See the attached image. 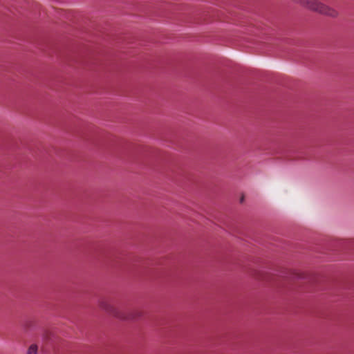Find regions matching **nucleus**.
<instances>
[{"instance_id": "nucleus-1", "label": "nucleus", "mask_w": 354, "mask_h": 354, "mask_svg": "<svg viewBox=\"0 0 354 354\" xmlns=\"http://www.w3.org/2000/svg\"><path fill=\"white\" fill-rule=\"evenodd\" d=\"M98 304L101 309L106 311L109 314L112 315L116 317L124 319V317H122L120 313L113 306L111 300L110 299L105 297L102 298L99 300Z\"/></svg>"}, {"instance_id": "nucleus-2", "label": "nucleus", "mask_w": 354, "mask_h": 354, "mask_svg": "<svg viewBox=\"0 0 354 354\" xmlns=\"http://www.w3.org/2000/svg\"><path fill=\"white\" fill-rule=\"evenodd\" d=\"M27 354H38V346L37 344H31L28 351Z\"/></svg>"}]
</instances>
